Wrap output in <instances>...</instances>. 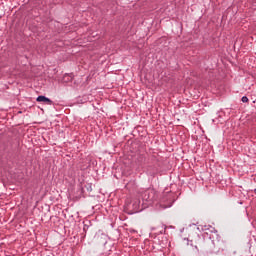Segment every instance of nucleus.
<instances>
[{
    "mask_svg": "<svg viewBox=\"0 0 256 256\" xmlns=\"http://www.w3.org/2000/svg\"><path fill=\"white\" fill-rule=\"evenodd\" d=\"M36 101L38 103H46V105H53V101L45 96H38Z\"/></svg>",
    "mask_w": 256,
    "mask_h": 256,
    "instance_id": "nucleus-3",
    "label": "nucleus"
},
{
    "mask_svg": "<svg viewBox=\"0 0 256 256\" xmlns=\"http://www.w3.org/2000/svg\"><path fill=\"white\" fill-rule=\"evenodd\" d=\"M163 227H164V230L161 231V233H165V231H167V226H166V225H163Z\"/></svg>",
    "mask_w": 256,
    "mask_h": 256,
    "instance_id": "nucleus-5",
    "label": "nucleus"
},
{
    "mask_svg": "<svg viewBox=\"0 0 256 256\" xmlns=\"http://www.w3.org/2000/svg\"><path fill=\"white\" fill-rule=\"evenodd\" d=\"M241 101L242 103H249V98L247 96H243Z\"/></svg>",
    "mask_w": 256,
    "mask_h": 256,
    "instance_id": "nucleus-4",
    "label": "nucleus"
},
{
    "mask_svg": "<svg viewBox=\"0 0 256 256\" xmlns=\"http://www.w3.org/2000/svg\"><path fill=\"white\" fill-rule=\"evenodd\" d=\"M157 199V192L155 189L149 188L142 193V200L146 203H153Z\"/></svg>",
    "mask_w": 256,
    "mask_h": 256,
    "instance_id": "nucleus-2",
    "label": "nucleus"
},
{
    "mask_svg": "<svg viewBox=\"0 0 256 256\" xmlns=\"http://www.w3.org/2000/svg\"><path fill=\"white\" fill-rule=\"evenodd\" d=\"M195 248L197 251H204L205 253H213L215 251V244L212 240H205L203 237H198Z\"/></svg>",
    "mask_w": 256,
    "mask_h": 256,
    "instance_id": "nucleus-1",
    "label": "nucleus"
}]
</instances>
